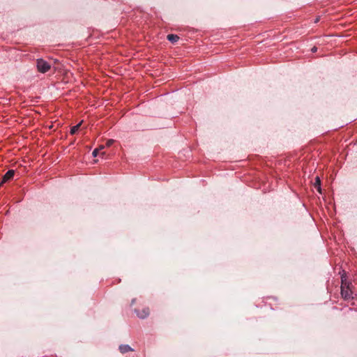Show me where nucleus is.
Listing matches in <instances>:
<instances>
[{"label":"nucleus","instance_id":"nucleus-10","mask_svg":"<svg viewBox=\"0 0 357 357\" xmlns=\"http://www.w3.org/2000/svg\"><path fill=\"white\" fill-rule=\"evenodd\" d=\"M113 143H114V140L113 139H109L107 142L106 145H107V146H110Z\"/></svg>","mask_w":357,"mask_h":357},{"label":"nucleus","instance_id":"nucleus-4","mask_svg":"<svg viewBox=\"0 0 357 357\" xmlns=\"http://www.w3.org/2000/svg\"><path fill=\"white\" fill-rule=\"evenodd\" d=\"M135 312L137 313V315L140 318V319H145L146 317H147L149 315V309L148 307H144L141 311L138 310H135Z\"/></svg>","mask_w":357,"mask_h":357},{"label":"nucleus","instance_id":"nucleus-1","mask_svg":"<svg viewBox=\"0 0 357 357\" xmlns=\"http://www.w3.org/2000/svg\"><path fill=\"white\" fill-rule=\"evenodd\" d=\"M351 287V283L344 281L343 278H342L341 295L344 300L347 301L354 298Z\"/></svg>","mask_w":357,"mask_h":357},{"label":"nucleus","instance_id":"nucleus-12","mask_svg":"<svg viewBox=\"0 0 357 357\" xmlns=\"http://www.w3.org/2000/svg\"><path fill=\"white\" fill-rule=\"evenodd\" d=\"M312 51L313 52H316L317 51V47H314L312 49Z\"/></svg>","mask_w":357,"mask_h":357},{"label":"nucleus","instance_id":"nucleus-5","mask_svg":"<svg viewBox=\"0 0 357 357\" xmlns=\"http://www.w3.org/2000/svg\"><path fill=\"white\" fill-rule=\"evenodd\" d=\"M119 351L121 354H126L133 351V349L128 344H121L119 346Z\"/></svg>","mask_w":357,"mask_h":357},{"label":"nucleus","instance_id":"nucleus-13","mask_svg":"<svg viewBox=\"0 0 357 357\" xmlns=\"http://www.w3.org/2000/svg\"><path fill=\"white\" fill-rule=\"evenodd\" d=\"M135 299H133V300L132 301L131 305H133V304L135 303Z\"/></svg>","mask_w":357,"mask_h":357},{"label":"nucleus","instance_id":"nucleus-3","mask_svg":"<svg viewBox=\"0 0 357 357\" xmlns=\"http://www.w3.org/2000/svg\"><path fill=\"white\" fill-rule=\"evenodd\" d=\"M15 170L10 169L8 170L2 177L1 184H3L10 180H11L15 175Z\"/></svg>","mask_w":357,"mask_h":357},{"label":"nucleus","instance_id":"nucleus-9","mask_svg":"<svg viewBox=\"0 0 357 357\" xmlns=\"http://www.w3.org/2000/svg\"><path fill=\"white\" fill-rule=\"evenodd\" d=\"M104 148L103 146H100L99 149H96L93 151V153H92V155L94 156V157H96L98 155V153H99V150H101Z\"/></svg>","mask_w":357,"mask_h":357},{"label":"nucleus","instance_id":"nucleus-7","mask_svg":"<svg viewBox=\"0 0 357 357\" xmlns=\"http://www.w3.org/2000/svg\"><path fill=\"white\" fill-rule=\"evenodd\" d=\"M167 38L169 41L172 42V43H174L178 40L179 37L175 34H169L167 35Z\"/></svg>","mask_w":357,"mask_h":357},{"label":"nucleus","instance_id":"nucleus-8","mask_svg":"<svg viewBox=\"0 0 357 357\" xmlns=\"http://www.w3.org/2000/svg\"><path fill=\"white\" fill-rule=\"evenodd\" d=\"M81 124H82V122H80L79 123H78L76 126H73L70 128V134L71 135H75L78 131V130L79 129V127H80Z\"/></svg>","mask_w":357,"mask_h":357},{"label":"nucleus","instance_id":"nucleus-6","mask_svg":"<svg viewBox=\"0 0 357 357\" xmlns=\"http://www.w3.org/2000/svg\"><path fill=\"white\" fill-rule=\"evenodd\" d=\"M314 188L317 190V191L319 193H321V181H320V178L318 176H317L315 178V181L314 183Z\"/></svg>","mask_w":357,"mask_h":357},{"label":"nucleus","instance_id":"nucleus-2","mask_svg":"<svg viewBox=\"0 0 357 357\" xmlns=\"http://www.w3.org/2000/svg\"><path fill=\"white\" fill-rule=\"evenodd\" d=\"M36 66L38 70L41 73H47L51 68V66L42 59L36 60Z\"/></svg>","mask_w":357,"mask_h":357},{"label":"nucleus","instance_id":"nucleus-11","mask_svg":"<svg viewBox=\"0 0 357 357\" xmlns=\"http://www.w3.org/2000/svg\"><path fill=\"white\" fill-rule=\"evenodd\" d=\"M319 21V17H317L314 20V23H317Z\"/></svg>","mask_w":357,"mask_h":357}]
</instances>
